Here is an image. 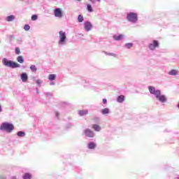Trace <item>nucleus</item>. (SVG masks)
<instances>
[{"label": "nucleus", "mask_w": 179, "mask_h": 179, "mask_svg": "<svg viewBox=\"0 0 179 179\" xmlns=\"http://www.w3.org/2000/svg\"><path fill=\"white\" fill-rule=\"evenodd\" d=\"M59 45H65L66 44V33L65 31H60L59 32Z\"/></svg>", "instance_id": "39448f33"}, {"label": "nucleus", "mask_w": 179, "mask_h": 179, "mask_svg": "<svg viewBox=\"0 0 179 179\" xmlns=\"http://www.w3.org/2000/svg\"><path fill=\"white\" fill-rule=\"evenodd\" d=\"M117 103H124L125 101V96L124 95H120L117 98Z\"/></svg>", "instance_id": "ddd939ff"}, {"label": "nucleus", "mask_w": 179, "mask_h": 179, "mask_svg": "<svg viewBox=\"0 0 179 179\" xmlns=\"http://www.w3.org/2000/svg\"><path fill=\"white\" fill-rule=\"evenodd\" d=\"M23 179H31V174L29 173H25L23 176Z\"/></svg>", "instance_id": "4be33fe9"}, {"label": "nucleus", "mask_w": 179, "mask_h": 179, "mask_svg": "<svg viewBox=\"0 0 179 179\" xmlns=\"http://www.w3.org/2000/svg\"><path fill=\"white\" fill-rule=\"evenodd\" d=\"M15 53L16 54V55H20L21 52H20V48H19V47H16L15 48Z\"/></svg>", "instance_id": "bb28decb"}, {"label": "nucleus", "mask_w": 179, "mask_h": 179, "mask_svg": "<svg viewBox=\"0 0 179 179\" xmlns=\"http://www.w3.org/2000/svg\"><path fill=\"white\" fill-rule=\"evenodd\" d=\"M101 113L103 115H106V114H110V108H105L101 110Z\"/></svg>", "instance_id": "dca6fc26"}, {"label": "nucleus", "mask_w": 179, "mask_h": 179, "mask_svg": "<svg viewBox=\"0 0 179 179\" xmlns=\"http://www.w3.org/2000/svg\"><path fill=\"white\" fill-rule=\"evenodd\" d=\"M57 79L56 74H50L48 76V80H55Z\"/></svg>", "instance_id": "412c9836"}, {"label": "nucleus", "mask_w": 179, "mask_h": 179, "mask_svg": "<svg viewBox=\"0 0 179 179\" xmlns=\"http://www.w3.org/2000/svg\"><path fill=\"white\" fill-rule=\"evenodd\" d=\"M14 38H15V36H14V35H10V36H9V40H10V41H12Z\"/></svg>", "instance_id": "e433bc0d"}, {"label": "nucleus", "mask_w": 179, "mask_h": 179, "mask_svg": "<svg viewBox=\"0 0 179 179\" xmlns=\"http://www.w3.org/2000/svg\"><path fill=\"white\" fill-rule=\"evenodd\" d=\"M17 136H18L19 138H24L26 136V132L23 131H17Z\"/></svg>", "instance_id": "f3484780"}, {"label": "nucleus", "mask_w": 179, "mask_h": 179, "mask_svg": "<svg viewBox=\"0 0 179 179\" xmlns=\"http://www.w3.org/2000/svg\"><path fill=\"white\" fill-rule=\"evenodd\" d=\"M92 27L93 24H92V22H90V21H85L84 22V29L85 31H90Z\"/></svg>", "instance_id": "1a4fd4ad"}, {"label": "nucleus", "mask_w": 179, "mask_h": 179, "mask_svg": "<svg viewBox=\"0 0 179 179\" xmlns=\"http://www.w3.org/2000/svg\"><path fill=\"white\" fill-rule=\"evenodd\" d=\"M83 20H85V18L83 17V15H79L78 16V23H82L83 22Z\"/></svg>", "instance_id": "5701e85b"}, {"label": "nucleus", "mask_w": 179, "mask_h": 179, "mask_svg": "<svg viewBox=\"0 0 179 179\" xmlns=\"http://www.w3.org/2000/svg\"><path fill=\"white\" fill-rule=\"evenodd\" d=\"M124 47H125L126 48H127L128 50H129L130 48H132V47H134V43H126V44L124 45Z\"/></svg>", "instance_id": "b1692460"}, {"label": "nucleus", "mask_w": 179, "mask_h": 179, "mask_svg": "<svg viewBox=\"0 0 179 179\" xmlns=\"http://www.w3.org/2000/svg\"><path fill=\"white\" fill-rule=\"evenodd\" d=\"M54 15L55 16V17H59V19H61V17H62L63 16L62 9H61L60 8H55Z\"/></svg>", "instance_id": "6e6552de"}, {"label": "nucleus", "mask_w": 179, "mask_h": 179, "mask_svg": "<svg viewBox=\"0 0 179 179\" xmlns=\"http://www.w3.org/2000/svg\"><path fill=\"white\" fill-rule=\"evenodd\" d=\"M127 20L130 22V23H133L134 24L138 23V13L134 12L127 13Z\"/></svg>", "instance_id": "20e7f679"}, {"label": "nucleus", "mask_w": 179, "mask_h": 179, "mask_svg": "<svg viewBox=\"0 0 179 179\" xmlns=\"http://www.w3.org/2000/svg\"><path fill=\"white\" fill-rule=\"evenodd\" d=\"M10 179H16V176H12Z\"/></svg>", "instance_id": "37998d69"}, {"label": "nucleus", "mask_w": 179, "mask_h": 179, "mask_svg": "<svg viewBox=\"0 0 179 179\" xmlns=\"http://www.w3.org/2000/svg\"><path fill=\"white\" fill-rule=\"evenodd\" d=\"M36 83L38 85V86H41V83H43V81H41V80H37L36 81Z\"/></svg>", "instance_id": "473e14b6"}, {"label": "nucleus", "mask_w": 179, "mask_h": 179, "mask_svg": "<svg viewBox=\"0 0 179 179\" xmlns=\"http://www.w3.org/2000/svg\"><path fill=\"white\" fill-rule=\"evenodd\" d=\"M2 64L4 66L7 68H11V69H15L16 68H20V64L13 60L8 59V58L4 57L2 59Z\"/></svg>", "instance_id": "f03ea898"}, {"label": "nucleus", "mask_w": 179, "mask_h": 179, "mask_svg": "<svg viewBox=\"0 0 179 179\" xmlns=\"http://www.w3.org/2000/svg\"><path fill=\"white\" fill-rule=\"evenodd\" d=\"M50 1H54V0H50Z\"/></svg>", "instance_id": "de8ad7c7"}, {"label": "nucleus", "mask_w": 179, "mask_h": 179, "mask_svg": "<svg viewBox=\"0 0 179 179\" xmlns=\"http://www.w3.org/2000/svg\"><path fill=\"white\" fill-rule=\"evenodd\" d=\"M50 86H55V85H56V83H55V81H54V80H50Z\"/></svg>", "instance_id": "f704fd0d"}, {"label": "nucleus", "mask_w": 179, "mask_h": 179, "mask_svg": "<svg viewBox=\"0 0 179 179\" xmlns=\"http://www.w3.org/2000/svg\"><path fill=\"white\" fill-rule=\"evenodd\" d=\"M96 147H97V144H96V143L93 141H90L87 144V148L91 150H92L93 149H96Z\"/></svg>", "instance_id": "9d476101"}, {"label": "nucleus", "mask_w": 179, "mask_h": 179, "mask_svg": "<svg viewBox=\"0 0 179 179\" xmlns=\"http://www.w3.org/2000/svg\"><path fill=\"white\" fill-rule=\"evenodd\" d=\"M88 111L86 110H79L78 111V114L79 115H80L81 117H83V115H87V114H88Z\"/></svg>", "instance_id": "aec40b11"}, {"label": "nucleus", "mask_w": 179, "mask_h": 179, "mask_svg": "<svg viewBox=\"0 0 179 179\" xmlns=\"http://www.w3.org/2000/svg\"><path fill=\"white\" fill-rule=\"evenodd\" d=\"M36 92L37 93H38V88H36Z\"/></svg>", "instance_id": "c03bdc74"}, {"label": "nucleus", "mask_w": 179, "mask_h": 179, "mask_svg": "<svg viewBox=\"0 0 179 179\" xmlns=\"http://www.w3.org/2000/svg\"><path fill=\"white\" fill-rule=\"evenodd\" d=\"M38 19V16L37 15H32L31 16V20L36 21Z\"/></svg>", "instance_id": "c85d7f7f"}, {"label": "nucleus", "mask_w": 179, "mask_h": 179, "mask_svg": "<svg viewBox=\"0 0 179 179\" xmlns=\"http://www.w3.org/2000/svg\"><path fill=\"white\" fill-rule=\"evenodd\" d=\"M92 128L96 132H100L101 131V127L99 126V124H93Z\"/></svg>", "instance_id": "4468645a"}, {"label": "nucleus", "mask_w": 179, "mask_h": 179, "mask_svg": "<svg viewBox=\"0 0 179 179\" xmlns=\"http://www.w3.org/2000/svg\"><path fill=\"white\" fill-rule=\"evenodd\" d=\"M22 38H19V39H17V44H22Z\"/></svg>", "instance_id": "ea45409f"}, {"label": "nucleus", "mask_w": 179, "mask_h": 179, "mask_svg": "<svg viewBox=\"0 0 179 179\" xmlns=\"http://www.w3.org/2000/svg\"><path fill=\"white\" fill-rule=\"evenodd\" d=\"M0 179H2V178H0Z\"/></svg>", "instance_id": "09e8293b"}, {"label": "nucleus", "mask_w": 179, "mask_h": 179, "mask_svg": "<svg viewBox=\"0 0 179 179\" xmlns=\"http://www.w3.org/2000/svg\"><path fill=\"white\" fill-rule=\"evenodd\" d=\"M6 22H13V20H15V15H8L6 17Z\"/></svg>", "instance_id": "a211bd4d"}, {"label": "nucleus", "mask_w": 179, "mask_h": 179, "mask_svg": "<svg viewBox=\"0 0 179 179\" xmlns=\"http://www.w3.org/2000/svg\"><path fill=\"white\" fill-rule=\"evenodd\" d=\"M20 78L22 82L26 83L29 79V76L27 75V73H22Z\"/></svg>", "instance_id": "9b49d317"}, {"label": "nucleus", "mask_w": 179, "mask_h": 179, "mask_svg": "<svg viewBox=\"0 0 179 179\" xmlns=\"http://www.w3.org/2000/svg\"><path fill=\"white\" fill-rule=\"evenodd\" d=\"M87 10H88L90 13L93 12V7H92V5L87 4Z\"/></svg>", "instance_id": "a878e982"}, {"label": "nucleus", "mask_w": 179, "mask_h": 179, "mask_svg": "<svg viewBox=\"0 0 179 179\" xmlns=\"http://www.w3.org/2000/svg\"><path fill=\"white\" fill-rule=\"evenodd\" d=\"M55 118L59 120V113L57 111L55 112Z\"/></svg>", "instance_id": "c9c22d12"}, {"label": "nucleus", "mask_w": 179, "mask_h": 179, "mask_svg": "<svg viewBox=\"0 0 179 179\" xmlns=\"http://www.w3.org/2000/svg\"><path fill=\"white\" fill-rule=\"evenodd\" d=\"M168 73L171 76H176V75L178 74V71L177 70H176V69H172Z\"/></svg>", "instance_id": "2eb2a0df"}, {"label": "nucleus", "mask_w": 179, "mask_h": 179, "mask_svg": "<svg viewBox=\"0 0 179 179\" xmlns=\"http://www.w3.org/2000/svg\"><path fill=\"white\" fill-rule=\"evenodd\" d=\"M148 90L150 94H153L157 100H159L160 103H166L167 97L164 94H162L160 90H156L153 86H148Z\"/></svg>", "instance_id": "f257e3e1"}, {"label": "nucleus", "mask_w": 179, "mask_h": 179, "mask_svg": "<svg viewBox=\"0 0 179 179\" xmlns=\"http://www.w3.org/2000/svg\"><path fill=\"white\" fill-rule=\"evenodd\" d=\"M159 45H160V44L159 43V41L154 40L152 41V43L149 44L148 48L151 50V51H153L154 50H156V48H157Z\"/></svg>", "instance_id": "423d86ee"}, {"label": "nucleus", "mask_w": 179, "mask_h": 179, "mask_svg": "<svg viewBox=\"0 0 179 179\" xmlns=\"http://www.w3.org/2000/svg\"><path fill=\"white\" fill-rule=\"evenodd\" d=\"M13 129H15V126L13 125V124L8 122L1 123L0 126V130L5 131L8 134H10V132H12Z\"/></svg>", "instance_id": "7ed1b4c3"}, {"label": "nucleus", "mask_w": 179, "mask_h": 179, "mask_svg": "<svg viewBox=\"0 0 179 179\" xmlns=\"http://www.w3.org/2000/svg\"><path fill=\"white\" fill-rule=\"evenodd\" d=\"M29 69L31 71V72H37V67L36 66V65H31Z\"/></svg>", "instance_id": "393cba45"}, {"label": "nucleus", "mask_w": 179, "mask_h": 179, "mask_svg": "<svg viewBox=\"0 0 179 179\" xmlns=\"http://www.w3.org/2000/svg\"><path fill=\"white\" fill-rule=\"evenodd\" d=\"M17 61L19 64H23L24 62V58H23V56L20 55L17 57Z\"/></svg>", "instance_id": "6ab92c4d"}, {"label": "nucleus", "mask_w": 179, "mask_h": 179, "mask_svg": "<svg viewBox=\"0 0 179 179\" xmlns=\"http://www.w3.org/2000/svg\"><path fill=\"white\" fill-rule=\"evenodd\" d=\"M93 121H94V122H99V121H100V117H94Z\"/></svg>", "instance_id": "2f4dec72"}, {"label": "nucleus", "mask_w": 179, "mask_h": 179, "mask_svg": "<svg viewBox=\"0 0 179 179\" xmlns=\"http://www.w3.org/2000/svg\"><path fill=\"white\" fill-rule=\"evenodd\" d=\"M124 38L123 34H119V35H113V39L115 40V41H120V40H122Z\"/></svg>", "instance_id": "f8f14e48"}, {"label": "nucleus", "mask_w": 179, "mask_h": 179, "mask_svg": "<svg viewBox=\"0 0 179 179\" xmlns=\"http://www.w3.org/2000/svg\"><path fill=\"white\" fill-rule=\"evenodd\" d=\"M96 1H97V2H101V0H96Z\"/></svg>", "instance_id": "a18cd8bd"}, {"label": "nucleus", "mask_w": 179, "mask_h": 179, "mask_svg": "<svg viewBox=\"0 0 179 179\" xmlns=\"http://www.w3.org/2000/svg\"><path fill=\"white\" fill-rule=\"evenodd\" d=\"M104 53L106 55H110V57H117V55H115V53H111V52H104Z\"/></svg>", "instance_id": "cd10ccee"}, {"label": "nucleus", "mask_w": 179, "mask_h": 179, "mask_svg": "<svg viewBox=\"0 0 179 179\" xmlns=\"http://www.w3.org/2000/svg\"><path fill=\"white\" fill-rule=\"evenodd\" d=\"M92 3H96V0H89Z\"/></svg>", "instance_id": "a19ab883"}, {"label": "nucleus", "mask_w": 179, "mask_h": 179, "mask_svg": "<svg viewBox=\"0 0 179 179\" xmlns=\"http://www.w3.org/2000/svg\"><path fill=\"white\" fill-rule=\"evenodd\" d=\"M0 113H2V106L0 105Z\"/></svg>", "instance_id": "79ce46f5"}, {"label": "nucleus", "mask_w": 179, "mask_h": 179, "mask_svg": "<svg viewBox=\"0 0 179 179\" xmlns=\"http://www.w3.org/2000/svg\"><path fill=\"white\" fill-rule=\"evenodd\" d=\"M60 106H62V107H66L68 103L66 102H61Z\"/></svg>", "instance_id": "72a5a7b5"}, {"label": "nucleus", "mask_w": 179, "mask_h": 179, "mask_svg": "<svg viewBox=\"0 0 179 179\" xmlns=\"http://www.w3.org/2000/svg\"><path fill=\"white\" fill-rule=\"evenodd\" d=\"M24 29L25 30V31H29V30H30V25L29 24H25L24 26Z\"/></svg>", "instance_id": "c756f323"}, {"label": "nucleus", "mask_w": 179, "mask_h": 179, "mask_svg": "<svg viewBox=\"0 0 179 179\" xmlns=\"http://www.w3.org/2000/svg\"><path fill=\"white\" fill-rule=\"evenodd\" d=\"M45 96H46V97H51L52 96V94H51L50 92H46Z\"/></svg>", "instance_id": "4c0bfd02"}, {"label": "nucleus", "mask_w": 179, "mask_h": 179, "mask_svg": "<svg viewBox=\"0 0 179 179\" xmlns=\"http://www.w3.org/2000/svg\"><path fill=\"white\" fill-rule=\"evenodd\" d=\"M102 103L103 104H107V99H103Z\"/></svg>", "instance_id": "58836bf2"}, {"label": "nucleus", "mask_w": 179, "mask_h": 179, "mask_svg": "<svg viewBox=\"0 0 179 179\" xmlns=\"http://www.w3.org/2000/svg\"><path fill=\"white\" fill-rule=\"evenodd\" d=\"M84 134L87 138H94L95 134L94 131L90 130V129H86L84 130Z\"/></svg>", "instance_id": "0eeeda50"}, {"label": "nucleus", "mask_w": 179, "mask_h": 179, "mask_svg": "<svg viewBox=\"0 0 179 179\" xmlns=\"http://www.w3.org/2000/svg\"><path fill=\"white\" fill-rule=\"evenodd\" d=\"M73 127V124L72 123H69L66 125V129H71Z\"/></svg>", "instance_id": "7c9ffc66"}, {"label": "nucleus", "mask_w": 179, "mask_h": 179, "mask_svg": "<svg viewBox=\"0 0 179 179\" xmlns=\"http://www.w3.org/2000/svg\"><path fill=\"white\" fill-rule=\"evenodd\" d=\"M78 2H80L82 0H77Z\"/></svg>", "instance_id": "49530a36"}]
</instances>
